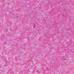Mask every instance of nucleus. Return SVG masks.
Masks as SVG:
<instances>
[{"label":"nucleus","mask_w":74,"mask_h":74,"mask_svg":"<svg viewBox=\"0 0 74 74\" xmlns=\"http://www.w3.org/2000/svg\"><path fill=\"white\" fill-rule=\"evenodd\" d=\"M66 11L65 9H64L63 10H62V12H64Z\"/></svg>","instance_id":"obj_1"},{"label":"nucleus","mask_w":74,"mask_h":74,"mask_svg":"<svg viewBox=\"0 0 74 74\" xmlns=\"http://www.w3.org/2000/svg\"><path fill=\"white\" fill-rule=\"evenodd\" d=\"M16 18H18V16H16Z\"/></svg>","instance_id":"obj_2"},{"label":"nucleus","mask_w":74,"mask_h":74,"mask_svg":"<svg viewBox=\"0 0 74 74\" xmlns=\"http://www.w3.org/2000/svg\"><path fill=\"white\" fill-rule=\"evenodd\" d=\"M64 60H66V59H64Z\"/></svg>","instance_id":"obj_3"}]
</instances>
